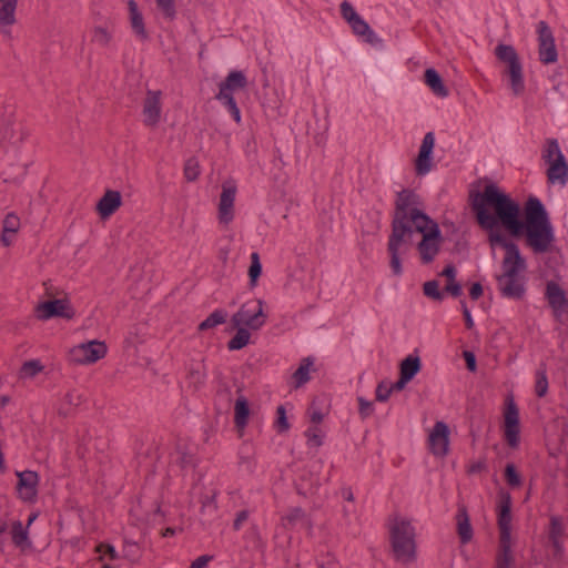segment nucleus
Listing matches in <instances>:
<instances>
[{
    "instance_id": "48",
    "label": "nucleus",
    "mask_w": 568,
    "mask_h": 568,
    "mask_svg": "<svg viewBox=\"0 0 568 568\" xmlns=\"http://www.w3.org/2000/svg\"><path fill=\"white\" fill-rule=\"evenodd\" d=\"M390 395V383L386 381L381 382L376 387V399L379 402H386Z\"/></svg>"
},
{
    "instance_id": "60",
    "label": "nucleus",
    "mask_w": 568,
    "mask_h": 568,
    "mask_svg": "<svg viewBox=\"0 0 568 568\" xmlns=\"http://www.w3.org/2000/svg\"><path fill=\"white\" fill-rule=\"evenodd\" d=\"M38 518V513H32L29 518H28V521H27V528H29L33 523L34 520Z\"/></svg>"
},
{
    "instance_id": "17",
    "label": "nucleus",
    "mask_w": 568,
    "mask_h": 568,
    "mask_svg": "<svg viewBox=\"0 0 568 568\" xmlns=\"http://www.w3.org/2000/svg\"><path fill=\"white\" fill-rule=\"evenodd\" d=\"M18 477L17 495L20 500L33 504L38 497L39 475L33 470H23L16 473Z\"/></svg>"
},
{
    "instance_id": "16",
    "label": "nucleus",
    "mask_w": 568,
    "mask_h": 568,
    "mask_svg": "<svg viewBox=\"0 0 568 568\" xmlns=\"http://www.w3.org/2000/svg\"><path fill=\"white\" fill-rule=\"evenodd\" d=\"M505 438L509 446L517 447L520 439L519 412L513 397H507L504 413Z\"/></svg>"
},
{
    "instance_id": "51",
    "label": "nucleus",
    "mask_w": 568,
    "mask_h": 568,
    "mask_svg": "<svg viewBox=\"0 0 568 568\" xmlns=\"http://www.w3.org/2000/svg\"><path fill=\"white\" fill-rule=\"evenodd\" d=\"M562 532V528H561V525L559 523L558 519L556 518H552L551 520V531H550V537L552 538L554 540V545L557 547L558 546V537L560 536V534Z\"/></svg>"
},
{
    "instance_id": "27",
    "label": "nucleus",
    "mask_w": 568,
    "mask_h": 568,
    "mask_svg": "<svg viewBox=\"0 0 568 568\" xmlns=\"http://www.w3.org/2000/svg\"><path fill=\"white\" fill-rule=\"evenodd\" d=\"M425 83L432 90V92L439 98H447L449 92L445 87L439 73L429 68L425 71Z\"/></svg>"
},
{
    "instance_id": "11",
    "label": "nucleus",
    "mask_w": 568,
    "mask_h": 568,
    "mask_svg": "<svg viewBox=\"0 0 568 568\" xmlns=\"http://www.w3.org/2000/svg\"><path fill=\"white\" fill-rule=\"evenodd\" d=\"M428 449L436 458H445L450 450V429L449 426L438 420L428 430L427 434Z\"/></svg>"
},
{
    "instance_id": "1",
    "label": "nucleus",
    "mask_w": 568,
    "mask_h": 568,
    "mask_svg": "<svg viewBox=\"0 0 568 568\" xmlns=\"http://www.w3.org/2000/svg\"><path fill=\"white\" fill-rule=\"evenodd\" d=\"M479 225L493 232L499 226L515 239H524L531 248H550L555 244V227L544 203L528 196L520 215V204L496 182L488 181L483 190L470 194Z\"/></svg>"
},
{
    "instance_id": "33",
    "label": "nucleus",
    "mask_w": 568,
    "mask_h": 568,
    "mask_svg": "<svg viewBox=\"0 0 568 568\" xmlns=\"http://www.w3.org/2000/svg\"><path fill=\"white\" fill-rule=\"evenodd\" d=\"M204 490L205 491H203V488L200 487L199 485H195L192 488V494L194 496L200 497L203 513H212L216 509V503H215L216 494L212 488L204 489Z\"/></svg>"
},
{
    "instance_id": "32",
    "label": "nucleus",
    "mask_w": 568,
    "mask_h": 568,
    "mask_svg": "<svg viewBox=\"0 0 568 568\" xmlns=\"http://www.w3.org/2000/svg\"><path fill=\"white\" fill-rule=\"evenodd\" d=\"M102 568H120L119 556L111 545H100L97 548Z\"/></svg>"
},
{
    "instance_id": "59",
    "label": "nucleus",
    "mask_w": 568,
    "mask_h": 568,
    "mask_svg": "<svg viewBox=\"0 0 568 568\" xmlns=\"http://www.w3.org/2000/svg\"><path fill=\"white\" fill-rule=\"evenodd\" d=\"M436 251H423L422 260L425 263H429L435 258Z\"/></svg>"
},
{
    "instance_id": "6",
    "label": "nucleus",
    "mask_w": 568,
    "mask_h": 568,
    "mask_svg": "<svg viewBox=\"0 0 568 568\" xmlns=\"http://www.w3.org/2000/svg\"><path fill=\"white\" fill-rule=\"evenodd\" d=\"M497 59L506 67L509 87L513 94L519 97L525 91L524 68L515 48L509 44H498L495 49Z\"/></svg>"
},
{
    "instance_id": "42",
    "label": "nucleus",
    "mask_w": 568,
    "mask_h": 568,
    "mask_svg": "<svg viewBox=\"0 0 568 568\" xmlns=\"http://www.w3.org/2000/svg\"><path fill=\"white\" fill-rule=\"evenodd\" d=\"M306 437L311 447H320L323 444L325 433L318 425H313L307 429Z\"/></svg>"
},
{
    "instance_id": "58",
    "label": "nucleus",
    "mask_w": 568,
    "mask_h": 568,
    "mask_svg": "<svg viewBox=\"0 0 568 568\" xmlns=\"http://www.w3.org/2000/svg\"><path fill=\"white\" fill-rule=\"evenodd\" d=\"M462 307H463V314H464V317L466 321V325L468 328H471L474 326V320L471 317V314L464 303H462Z\"/></svg>"
},
{
    "instance_id": "52",
    "label": "nucleus",
    "mask_w": 568,
    "mask_h": 568,
    "mask_svg": "<svg viewBox=\"0 0 568 568\" xmlns=\"http://www.w3.org/2000/svg\"><path fill=\"white\" fill-rule=\"evenodd\" d=\"M303 518H304V513L298 508L291 510L288 513V515L286 516V520L290 524H295L296 521H298Z\"/></svg>"
},
{
    "instance_id": "37",
    "label": "nucleus",
    "mask_w": 568,
    "mask_h": 568,
    "mask_svg": "<svg viewBox=\"0 0 568 568\" xmlns=\"http://www.w3.org/2000/svg\"><path fill=\"white\" fill-rule=\"evenodd\" d=\"M237 332L235 336L229 342V348L231 351L241 349L245 347L251 339L250 329L242 326H234Z\"/></svg>"
},
{
    "instance_id": "45",
    "label": "nucleus",
    "mask_w": 568,
    "mask_h": 568,
    "mask_svg": "<svg viewBox=\"0 0 568 568\" xmlns=\"http://www.w3.org/2000/svg\"><path fill=\"white\" fill-rule=\"evenodd\" d=\"M201 170L196 159H190L184 166V176L187 181H195L200 176Z\"/></svg>"
},
{
    "instance_id": "53",
    "label": "nucleus",
    "mask_w": 568,
    "mask_h": 568,
    "mask_svg": "<svg viewBox=\"0 0 568 568\" xmlns=\"http://www.w3.org/2000/svg\"><path fill=\"white\" fill-rule=\"evenodd\" d=\"M464 358L466 361L467 368L470 372H475L476 371V357H475V355L471 352H464Z\"/></svg>"
},
{
    "instance_id": "26",
    "label": "nucleus",
    "mask_w": 568,
    "mask_h": 568,
    "mask_svg": "<svg viewBox=\"0 0 568 568\" xmlns=\"http://www.w3.org/2000/svg\"><path fill=\"white\" fill-rule=\"evenodd\" d=\"M18 0H0V29L6 30L17 21Z\"/></svg>"
},
{
    "instance_id": "22",
    "label": "nucleus",
    "mask_w": 568,
    "mask_h": 568,
    "mask_svg": "<svg viewBox=\"0 0 568 568\" xmlns=\"http://www.w3.org/2000/svg\"><path fill=\"white\" fill-rule=\"evenodd\" d=\"M546 297L556 315H561L568 310V301L564 290L555 282H549L546 287Z\"/></svg>"
},
{
    "instance_id": "35",
    "label": "nucleus",
    "mask_w": 568,
    "mask_h": 568,
    "mask_svg": "<svg viewBox=\"0 0 568 568\" xmlns=\"http://www.w3.org/2000/svg\"><path fill=\"white\" fill-rule=\"evenodd\" d=\"M91 40L94 44L106 48L113 40V33L106 26H95L91 31Z\"/></svg>"
},
{
    "instance_id": "64",
    "label": "nucleus",
    "mask_w": 568,
    "mask_h": 568,
    "mask_svg": "<svg viewBox=\"0 0 568 568\" xmlns=\"http://www.w3.org/2000/svg\"><path fill=\"white\" fill-rule=\"evenodd\" d=\"M65 398L68 399V402L72 403L73 402V394H71V393L65 394Z\"/></svg>"
},
{
    "instance_id": "39",
    "label": "nucleus",
    "mask_w": 568,
    "mask_h": 568,
    "mask_svg": "<svg viewBox=\"0 0 568 568\" xmlns=\"http://www.w3.org/2000/svg\"><path fill=\"white\" fill-rule=\"evenodd\" d=\"M226 312L222 311V310H216L214 311L212 314H210L207 316V318H205L199 326V328L201 331H205V329H210V328H213L222 323L225 322L226 320Z\"/></svg>"
},
{
    "instance_id": "40",
    "label": "nucleus",
    "mask_w": 568,
    "mask_h": 568,
    "mask_svg": "<svg viewBox=\"0 0 568 568\" xmlns=\"http://www.w3.org/2000/svg\"><path fill=\"white\" fill-rule=\"evenodd\" d=\"M406 257L403 251H392L389 257V265L393 272V275L399 277L404 273L403 264L405 263Z\"/></svg>"
},
{
    "instance_id": "62",
    "label": "nucleus",
    "mask_w": 568,
    "mask_h": 568,
    "mask_svg": "<svg viewBox=\"0 0 568 568\" xmlns=\"http://www.w3.org/2000/svg\"><path fill=\"white\" fill-rule=\"evenodd\" d=\"M245 518H246V515H245L244 513H242V514L237 517V519L235 520V527H236V528H239V527H240V525H241V523H242L243 520H245Z\"/></svg>"
},
{
    "instance_id": "2",
    "label": "nucleus",
    "mask_w": 568,
    "mask_h": 568,
    "mask_svg": "<svg viewBox=\"0 0 568 568\" xmlns=\"http://www.w3.org/2000/svg\"><path fill=\"white\" fill-rule=\"evenodd\" d=\"M417 203V195L413 191L403 190L398 193L396 205V217L408 220L407 215L410 213L412 222L415 225L417 233L422 234V241L418 243L417 248H438L442 244V233L436 222L429 219L426 214L410 210Z\"/></svg>"
},
{
    "instance_id": "19",
    "label": "nucleus",
    "mask_w": 568,
    "mask_h": 568,
    "mask_svg": "<svg viewBox=\"0 0 568 568\" xmlns=\"http://www.w3.org/2000/svg\"><path fill=\"white\" fill-rule=\"evenodd\" d=\"M416 232L417 231H414L409 226V220L395 217L388 248H399L400 246L413 245V237L415 236Z\"/></svg>"
},
{
    "instance_id": "50",
    "label": "nucleus",
    "mask_w": 568,
    "mask_h": 568,
    "mask_svg": "<svg viewBox=\"0 0 568 568\" xmlns=\"http://www.w3.org/2000/svg\"><path fill=\"white\" fill-rule=\"evenodd\" d=\"M358 408L363 417L369 416L374 410L373 403L363 397H358Z\"/></svg>"
},
{
    "instance_id": "41",
    "label": "nucleus",
    "mask_w": 568,
    "mask_h": 568,
    "mask_svg": "<svg viewBox=\"0 0 568 568\" xmlns=\"http://www.w3.org/2000/svg\"><path fill=\"white\" fill-rule=\"evenodd\" d=\"M261 273H262V263H261L258 254L256 252H254L251 254V263H250V267H248L250 283L252 286L256 285Z\"/></svg>"
},
{
    "instance_id": "36",
    "label": "nucleus",
    "mask_w": 568,
    "mask_h": 568,
    "mask_svg": "<svg viewBox=\"0 0 568 568\" xmlns=\"http://www.w3.org/2000/svg\"><path fill=\"white\" fill-rule=\"evenodd\" d=\"M442 275L447 277L448 282L445 290L450 293L453 296H459L462 294V286L456 281V270L453 265H447Z\"/></svg>"
},
{
    "instance_id": "12",
    "label": "nucleus",
    "mask_w": 568,
    "mask_h": 568,
    "mask_svg": "<svg viewBox=\"0 0 568 568\" xmlns=\"http://www.w3.org/2000/svg\"><path fill=\"white\" fill-rule=\"evenodd\" d=\"M34 314L40 321H48L52 317L70 321L74 318L75 311L68 298H58L40 302L34 308Z\"/></svg>"
},
{
    "instance_id": "55",
    "label": "nucleus",
    "mask_w": 568,
    "mask_h": 568,
    "mask_svg": "<svg viewBox=\"0 0 568 568\" xmlns=\"http://www.w3.org/2000/svg\"><path fill=\"white\" fill-rule=\"evenodd\" d=\"M409 381L405 379L399 375V379L396 383H390V392H399L405 388Z\"/></svg>"
},
{
    "instance_id": "46",
    "label": "nucleus",
    "mask_w": 568,
    "mask_h": 568,
    "mask_svg": "<svg viewBox=\"0 0 568 568\" xmlns=\"http://www.w3.org/2000/svg\"><path fill=\"white\" fill-rule=\"evenodd\" d=\"M156 4L165 18L170 20L175 18L176 10L174 0H156Z\"/></svg>"
},
{
    "instance_id": "25",
    "label": "nucleus",
    "mask_w": 568,
    "mask_h": 568,
    "mask_svg": "<svg viewBox=\"0 0 568 568\" xmlns=\"http://www.w3.org/2000/svg\"><path fill=\"white\" fill-rule=\"evenodd\" d=\"M511 499L506 493L500 495L498 526L499 534H511Z\"/></svg>"
},
{
    "instance_id": "34",
    "label": "nucleus",
    "mask_w": 568,
    "mask_h": 568,
    "mask_svg": "<svg viewBox=\"0 0 568 568\" xmlns=\"http://www.w3.org/2000/svg\"><path fill=\"white\" fill-rule=\"evenodd\" d=\"M250 417V407L245 397H237L234 406V422L240 429H244Z\"/></svg>"
},
{
    "instance_id": "10",
    "label": "nucleus",
    "mask_w": 568,
    "mask_h": 568,
    "mask_svg": "<svg viewBox=\"0 0 568 568\" xmlns=\"http://www.w3.org/2000/svg\"><path fill=\"white\" fill-rule=\"evenodd\" d=\"M266 321L264 303L261 300H253L244 303L232 316L234 326H242L252 331L260 329Z\"/></svg>"
},
{
    "instance_id": "56",
    "label": "nucleus",
    "mask_w": 568,
    "mask_h": 568,
    "mask_svg": "<svg viewBox=\"0 0 568 568\" xmlns=\"http://www.w3.org/2000/svg\"><path fill=\"white\" fill-rule=\"evenodd\" d=\"M469 294L473 300H477L483 295V287L479 283H474L470 287Z\"/></svg>"
},
{
    "instance_id": "61",
    "label": "nucleus",
    "mask_w": 568,
    "mask_h": 568,
    "mask_svg": "<svg viewBox=\"0 0 568 568\" xmlns=\"http://www.w3.org/2000/svg\"><path fill=\"white\" fill-rule=\"evenodd\" d=\"M8 529V523L6 519H0V535Z\"/></svg>"
},
{
    "instance_id": "29",
    "label": "nucleus",
    "mask_w": 568,
    "mask_h": 568,
    "mask_svg": "<svg viewBox=\"0 0 568 568\" xmlns=\"http://www.w3.org/2000/svg\"><path fill=\"white\" fill-rule=\"evenodd\" d=\"M28 529L29 528L24 527L20 520H14L11 523L10 532L12 541L17 547L21 548L22 550L30 549L32 546V542L28 536Z\"/></svg>"
},
{
    "instance_id": "30",
    "label": "nucleus",
    "mask_w": 568,
    "mask_h": 568,
    "mask_svg": "<svg viewBox=\"0 0 568 568\" xmlns=\"http://www.w3.org/2000/svg\"><path fill=\"white\" fill-rule=\"evenodd\" d=\"M457 534L463 544H467L473 539V527L466 509H459L456 516Z\"/></svg>"
},
{
    "instance_id": "44",
    "label": "nucleus",
    "mask_w": 568,
    "mask_h": 568,
    "mask_svg": "<svg viewBox=\"0 0 568 568\" xmlns=\"http://www.w3.org/2000/svg\"><path fill=\"white\" fill-rule=\"evenodd\" d=\"M276 419L274 427L277 433H286L290 429V423L286 416V409L284 406H278L276 409Z\"/></svg>"
},
{
    "instance_id": "18",
    "label": "nucleus",
    "mask_w": 568,
    "mask_h": 568,
    "mask_svg": "<svg viewBox=\"0 0 568 568\" xmlns=\"http://www.w3.org/2000/svg\"><path fill=\"white\" fill-rule=\"evenodd\" d=\"M435 141L436 139L433 132H427L422 140V144L415 160V172L418 176H425L433 170Z\"/></svg>"
},
{
    "instance_id": "4",
    "label": "nucleus",
    "mask_w": 568,
    "mask_h": 568,
    "mask_svg": "<svg viewBox=\"0 0 568 568\" xmlns=\"http://www.w3.org/2000/svg\"><path fill=\"white\" fill-rule=\"evenodd\" d=\"M390 537L397 559L410 561L415 557V529L412 523L402 517H395L390 525Z\"/></svg>"
},
{
    "instance_id": "21",
    "label": "nucleus",
    "mask_w": 568,
    "mask_h": 568,
    "mask_svg": "<svg viewBox=\"0 0 568 568\" xmlns=\"http://www.w3.org/2000/svg\"><path fill=\"white\" fill-rule=\"evenodd\" d=\"M122 205V195L119 191L106 190L95 205L97 213L101 220H108Z\"/></svg>"
},
{
    "instance_id": "63",
    "label": "nucleus",
    "mask_w": 568,
    "mask_h": 568,
    "mask_svg": "<svg viewBox=\"0 0 568 568\" xmlns=\"http://www.w3.org/2000/svg\"><path fill=\"white\" fill-rule=\"evenodd\" d=\"M163 535H164L165 537H166V536H172V535H174V530H173V529H171V528H168V529H165V531H164V534H163Z\"/></svg>"
},
{
    "instance_id": "31",
    "label": "nucleus",
    "mask_w": 568,
    "mask_h": 568,
    "mask_svg": "<svg viewBox=\"0 0 568 568\" xmlns=\"http://www.w3.org/2000/svg\"><path fill=\"white\" fill-rule=\"evenodd\" d=\"M422 362L418 355L406 356L399 365V375L407 381H412L420 371Z\"/></svg>"
},
{
    "instance_id": "7",
    "label": "nucleus",
    "mask_w": 568,
    "mask_h": 568,
    "mask_svg": "<svg viewBox=\"0 0 568 568\" xmlns=\"http://www.w3.org/2000/svg\"><path fill=\"white\" fill-rule=\"evenodd\" d=\"M109 347L102 339H89L72 345L67 359L74 366H91L106 357Z\"/></svg>"
},
{
    "instance_id": "3",
    "label": "nucleus",
    "mask_w": 568,
    "mask_h": 568,
    "mask_svg": "<svg viewBox=\"0 0 568 568\" xmlns=\"http://www.w3.org/2000/svg\"><path fill=\"white\" fill-rule=\"evenodd\" d=\"M525 262L518 251H507L503 261V271L498 276L500 293L508 298L520 300L525 295Z\"/></svg>"
},
{
    "instance_id": "13",
    "label": "nucleus",
    "mask_w": 568,
    "mask_h": 568,
    "mask_svg": "<svg viewBox=\"0 0 568 568\" xmlns=\"http://www.w3.org/2000/svg\"><path fill=\"white\" fill-rule=\"evenodd\" d=\"M237 186L233 181H226L222 184L217 205V220L220 224L229 225L235 216V199Z\"/></svg>"
},
{
    "instance_id": "20",
    "label": "nucleus",
    "mask_w": 568,
    "mask_h": 568,
    "mask_svg": "<svg viewBox=\"0 0 568 568\" xmlns=\"http://www.w3.org/2000/svg\"><path fill=\"white\" fill-rule=\"evenodd\" d=\"M515 540L511 534H499V546L495 560V568H513Z\"/></svg>"
},
{
    "instance_id": "28",
    "label": "nucleus",
    "mask_w": 568,
    "mask_h": 568,
    "mask_svg": "<svg viewBox=\"0 0 568 568\" xmlns=\"http://www.w3.org/2000/svg\"><path fill=\"white\" fill-rule=\"evenodd\" d=\"M20 229V219L13 214L9 213L6 215L3 220V229L1 241L4 246H10L13 243V237Z\"/></svg>"
},
{
    "instance_id": "49",
    "label": "nucleus",
    "mask_w": 568,
    "mask_h": 568,
    "mask_svg": "<svg viewBox=\"0 0 568 568\" xmlns=\"http://www.w3.org/2000/svg\"><path fill=\"white\" fill-rule=\"evenodd\" d=\"M505 474H506V479L510 486L518 487L521 484L520 476L518 475L514 465L508 464L506 466Z\"/></svg>"
},
{
    "instance_id": "38",
    "label": "nucleus",
    "mask_w": 568,
    "mask_h": 568,
    "mask_svg": "<svg viewBox=\"0 0 568 568\" xmlns=\"http://www.w3.org/2000/svg\"><path fill=\"white\" fill-rule=\"evenodd\" d=\"M44 366L39 359H31L24 362L20 368V377L23 379H30L42 373Z\"/></svg>"
},
{
    "instance_id": "9",
    "label": "nucleus",
    "mask_w": 568,
    "mask_h": 568,
    "mask_svg": "<svg viewBox=\"0 0 568 568\" xmlns=\"http://www.w3.org/2000/svg\"><path fill=\"white\" fill-rule=\"evenodd\" d=\"M247 84L245 74L242 71H231L225 80L220 83L216 100L223 104L236 123L241 122V111L234 99L235 92L243 90Z\"/></svg>"
},
{
    "instance_id": "15",
    "label": "nucleus",
    "mask_w": 568,
    "mask_h": 568,
    "mask_svg": "<svg viewBox=\"0 0 568 568\" xmlns=\"http://www.w3.org/2000/svg\"><path fill=\"white\" fill-rule=\"evenodd\" d=\"M162 91L148 90L142 104V119L146 126L155 128L162 120Z\"/></svg>"
},
{
    "instance_id": "24",
    "label": "nucleus",
    "mask_w": 568,
    "mask_h": 568,
    "mask_svg": "<svg viewBox=\"0 0 568 568\" xmlns=\"http://www.w3.org/2000/svg\"><path fill=\"white\" fill-rule=\"evenodd\" d=\"M314 373V359L311 357L303 358L296 371L291 376V386L295 389L303 387L312 378Z\"/></svg>"
},
{
    "instance_id": "8",
    "label": "nucleus",
    "mask_w": 568,
    "mask_h": 568,
    "mask_svg": "<svg viewBox=\"0 0 568 568\" xmlns=\"http://www.w3.org/2000/svg\"><path fill=\"white\" fill-rule=\"evenodd\" d=\"M341 16L351 28L353 34L375 48H383V39L371 28L368 22L356 11L348 1L339 4Z\"/></svg>"
},
{
    "instance_id": "47",
    "label": "nucleus",
    "mask_w": 568,
    "mask_h": 568,
    "mask_svg": "<svg viewBox=\"0 0 568 568\" xmlns=\"http://www.w3.org/2000/svg\"><path fill=\"white\" fill-rule=\"evenodd\" d=\"M548 390V379L546 376V373L544 371L537 372L536 375V384H535V392L537 396L542 397L547 394Z\"/></svg>"
},
{
    "instance_id": "23",
    "label": "nucleus",
    "mask_w": 568,
    "mask_h": 568,
    "mask_svg": "<svg viewBox=\"0 0 568 568\" xmlns=\"http://www.w3.org/2000/svg\"><path fill=\"white\" fill-rule=\"evenodd\" d=\"M128 8L130 24L134 36L141 41H146L149 39V34L138 3L134 0H128Z\"/></svg>"
},
{
    "instance_id": "54",
    "label": "nucleus",
    "mask_w": 568,
    "mask_h": 568,
    "mask_svg": "<svg viewBox=\"0 0 568 568\" xmlns=\"http://www.w3.org/2000/svg\"><path fill=\"white\" fill-rule=\"evenodd\" d=\"M210 561V557L201 556L193 560L189 568H205Z\"/></svg>"
},
{
    "instance_id": "14",
    "label": "nucleus",
    "mask_w": 568,
    "mask_h": 568,
    "mask_svg": "<svg viewBox=\"0 0 568 568\" xmlns=\"http://www.w3.org/2000/svg\"><path fill=\"white\" fill-rule=\"evenodd\" d=\"M538 54L545 64L555 63L558 60V52L555 43V37L549 26L545 21L537 23Z\"/></svg>"
},
{
    "instance_id": "43",
    "label": "nucleus",
    "mask_w": 568,
    "mask_h": 568,
    "mask_svg": "<svg viewBox=\"0 0 568 568\" xmlns=\"http://www.w3.org/2000/svg\"><path fill=\"white\" fill-rule=\"evenodd\" d=\"M424 294L433 300L442 301L444 298V294L439 288V284L437 281H428L423 284Z\"/></svg>"
},
{
    "instance_id": "57",
    "label": "nucleus",
    "mask_w": 568,
    "mask_h": 568,
    "mask_svg": "<svg viewBox=\"0 0 568 568\" xmlns=\"http://www.w3.org/2000/svg\"><path fill=\"white\" fill-rule=\"evenodd\" d=\"M310 416H311V422H312L314 425H320V424H321V422H322V420H323V418H324L323 413H322L321 410H318V409H313V410L311 412V415H310Z\"/></svg>"
},
{
    "instance_id": "5",
    "label": "nucleus",
    "mask_w": 568,
    "mask_h": 568,
    "mask_svg": "<svg viewBox=\"0 0 568 568\" xmlns=\"http://www.w3.org/2000/svg\"><path fill=\"white\" fill-rule=\"evenodd\" d=\"M547 179L551 185L564 187L568 182V163L556 139L548 140L542 151Z\"/></svg>"
}]
</instances>
